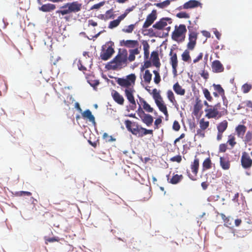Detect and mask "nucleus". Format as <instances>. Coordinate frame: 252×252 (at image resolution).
I'll return each mask as SVG.
<instances>
[{
  "mask_svg": "<svg viewBox=\"0 0 252 252\" xmlns=\"http://www.w3.org/2000/svg\"><path fill=\"white\" fill-rule=\"evenodd\" d=\"M127 52L124 49L119 51L116 56L106 65L108 70H120L127 66Z\"/></svg>",
  "mask_w": 252,
  "mask_h": 252,
  "instance_id": "nucleus-1",
  "label": "nucleus"
},
{
  "mask_svg": "<svg viewBox=\"0 0 252 252\" xmlns=\"http://www.w3.org/2000/svg\"><path fill=\"white\" fill-rule=\"evenodd\" d=\"M82 4L78 1H72L64 3L60 7V9L56 11V14L62 16H65L64 19L66 21L70 19V15L71 13H76L81 11Z\"/></svg>",
  "mask_w": 252,
  "mask_h": 252,
  "instance_id": "nucleus-2",
  "label": "nucleus"
},
{
  "mask_svg": "<svg viewBox=\"0 0 252 252\" xmlns=\"http://www.w3.org/2000/svg\"><path fill=\"white\" fill-rule=\"evenodd\" d=\"M136 80V76L134 74H130L124 78H117L116 79V82L120 86L123 88H125V94L126 95V90H133V94L135 92L133 86L135 84Z\"/></svg>",
  "mask_w": 252,
  "mask_h": 252,
  "instance_id": "nucleus-3",
  "label": "nucleus"
},
{
  "mask_svg": "<svg viewBox=\"0 0 252 252\" xmlns=\"http://www.w3.org/2000/svg\"><path fill=\"white\" fill-rule=\"evenodd\" d=\"M187 31L185 25L181 24L179 26L176 25L175 30L172 33V39L178 42H182L185 40Z\"/></svg>",
  "mask_w": 252,
  "mask_h": 252,
  "instance_id": "nucleus-4",
  "label": "nucleus"
},
{
  "mask_svg": "<svg viewBox=\"0 0 252 252\" xmlns=\"http://www.w3.org/2000/svg\"><path fill=\"white\" fill-rule=\"evenodd\" d=\"M114 44L112 41L107 42L102 47L100 57L101 60L106 61L109 59L114 53Z\"/></svg>",
  "mask_w": 252,
  "mask_h": 252,
  "instance_id": "nucleus-5",
  "label": "nucleus"
},
{
  "mask_svg": "<svg viewBox=\"0 0 252 252\" xmlns=\"http://www.w3.org/2000/svg\"><path fill=\"white\" fill-rule=\"evenodd\" d=\"M199 167V160L198 158H195L193 161L191 163L190 169L192 173L188 170H187V175L189 178L192 181H195L197 180V176L198 172Z\"/></svg>",
  "mask_w": 252,
  "mask_h": 252,
  "instance_id": "nucleus-6",
  "label": "nucleus"
},
{
  "mask_svg": "<svg viewBox=\"0 0 252 252\" xmlns=\"http://www.w3.org/2000/svg\"><path fill=\"white\" fill-rule=\"evenodd\" d=\"M125 124L128 131L134 135H139L141 126L137 123L127 120L125 121Z\"/></svg>",
  "mask_w": 252,
  "mask_h": 252,
  "instance_id": "nucleus-7",
  "label": "nucleus"
},
{
  "mask_svg": "<svg viewBox=\"0 0 252 252\" xmlns=\"http://www.w3.org/2000/svg\"><path fill=\"white\" fill-rule=\"evenodd\" d=\"M137 112L138 114L141 119L142 122L147 126H150L152 124L153 122V117L149 114L145 113L144 111L142 109L140 105H139Z\"/></svg>",
  "mask_w": 252,
  "mask_h": 252,
  "instance_id": "nucleus-8",
  "label": "nucleus"
},
{
  "mask_svg": "<svg viewBox=\"0 0 252 252\" xmlns=\"http://www.w3.org/2000/svg\"><path fill=\"white\" fill-rule=\"evenodd\" d=\"M172 23V20L171 18L168 17L162 18L153 25V28L158 30H161L167 26L168 23L171 24Z\"/></svg>",
  "mask_w": 252,
  "mask_h": 252,
  "instance_id": "nucleus-9",
  "label": "nucleus"
},
{
  "mask_svg": "<svg viewBox=\"0 0 252 252\" xmlns=\"http://www.w3.org/2000/svg\"><path fill=\"white\" fill-rule=\"evenodd\" d=\"M241 162L242 166L244 169H249L252 166V159L251 158L249 154L246 152L242 153Z\"/></svg>",
  "mask_w": 252,
  "mask_h": 252,
  "instance_id": "nucleus-10",
  "label": "nucleus"
},
{
  "mask_svg": "<svg viewBox=\"0 0 252 252\" xmlns=\"http://www.w3.org/2000/svg\"><path fill=\"white\" fill-rule=\"evenodd\" d=\"M205 112L206 113L205 116L208 119H219L221 118L215 105H212L210 107H209V108H206Z\"/></svg>",
  "mask_w": 252,
  "mask_h": 252,
  "instance_id": "nucleus-11",
  "label": "nucleus"
},
{
  "mask_svg": "<svg viewBox=\"0 0 252 252\" xmlns=\"http://www.w3.org/2000/svg\"><path fill=\"white\" fill-rule=\"evenodd\" d=\"M157 19V11L153 10L152 12L149 14L146 18L143 25V29H147Z\"/></svg>",
  "mask_w": 252,
  "mask_h": 252,
  "instance_id": "nucleus-12",
  "label": "nucleus"
},
{
  "mask_svg": "<svg viewBox=\"0 0 252 252\" xmlns=\"http://www.w3.org/2000/svg\"><path fill=\"white\" fill-rule=\"evenodd\" d=\"M220 165L223 170H228L231 167V162L229 158L227 156L220 157Z\"/></svg>",
  "mask_w": 252,
  "mask_h": 252,
  "instance_id": "nucleus-13",
  "label": "nucleus"
},
{
  "mask_svg": "<svg viewBox=\"0 0 252 252\" xmlns=\"http://www.w3.org/2000/svg\"><path fill=\"white\" fill-rule=\"evenodd\" d=\"M126 96L130 104V109L132 110H135L136 107V103L133 94V90H126Z\"/></svg>",
  "mask_w": 252,
  "mask_h": 252,
  "instance_id": "nucleus-14",
  "label": "nucleus"
},
{
  "mask_svg": "<svg viewBox=\"0 0 252 252\" xmlns=\"http://www.w3.org/2000/svg\"><path fill=\"white\" fill-rule=\"evenodd\" d=\"M121 45L128 48H139L138 41L136 40H123L121 41Z\"/></svg>",
  "mask_w": 252,
  "mask_h": 252,
  "instance_id": "nucleus-15",
  "label": "nucleus"
},
{
  "mask_svg": "<svg viewBox=\"0 0 252 252\" xmlns=\"http://www.w3.org/2000/svg\"><path fill=\"white\" fill-rule=\"evenodd\" d=\"M171 58L170 59V63L172 65L173 72L175 75L177 74V67L178 66V60L176 53L173 54L172 51L170 52Z\"/></svg>",
  "mask_w": 252,
  "mask_h": 252,
  "instance_id": "nucleus-16",
  "label": "nucleus"
},
{
  "mask_svg": "<svg viewBox=\"0 0 252 252\" xmlns=\"http://www.w3.org/2000/svg\"><path fill=\"white\" fill-rule=\"evenodd\" d=\"M111 95L114 100L118 104L123 105L124 104L125 99L124 97L116 90H113L111 92Z\"/></svg>",
  "mask_w": 252,
  "mask_h": 252,
  "instance_id": "nucleus-17",
  "label": "nucleus"
},
{
  "mask_svg": "<svg viewBox=\"0 0 252 252\" xmlns=\"http://www.w3.org/2000/svg\"><path fill=\"white\" fill-rule=\"evenodd\" d=\"M212 68L214 72L220 73L224 70V67L219 60H215L212 62Z\"/></svg>",
  "mask_w": 252,
  "mask_h": 252,
  "instance_id": "nucleus-18",
  "label": "nucleus"
},
{
  "mask_svg": "<svg viewBox=\"0 0 252 252\" xmlns=\"http://www.w3.org/2000/svg\"><path fill=\"white\" fill-rule=\"evenodd\" d=\"M141 46H140L139 48L135 49H130L129 50V56L127 57V61L130 62L134 61L135 59V55H138L140 52Z\"/></svg>",
  "mask_w": 252,
  "mask_h": 252,
  "instance_id": "nucleus-19",
  "label": "nucleus"
},
{
  "mask_svg": "<svg viewBox=\"0 0 252 252\" xmlns=\"http://www.w3.org/2000/svg\"><path fill=\"white\" fill-rule=\"evenodd\" d=\"M151 59L153 65L159 68L161 64L158 53L156 51L152 52L151 53Z\"/></svg>",
  "mask_w": 252,
  "mask_h": 252,
  "instance_id": "nucleus-20",
  "label": "nucleus"
},
{
  "mask_svg": "<svg viewBox=\"0 0 252 252\" xmlns=\"http://www.w3.org/2000/svg\"><path fill=\"white\" fill-rule=\"evenodd\" d=\"M214 105L216 108L217 109V111L219 112L220 116V117L225 116L228 114L227 107L224 106L222 107L221 103L220 102L217 103Z\"/></svg>",
  "mask_w": 252,
  "mask_h": 252,
  "instance_id": "nucleus-21",
  "label": "nucleus"
},
{
  "mask_svg": "<svg viewBox=\"0 0 252 252\" xmlns=\"http://www.w3.org/2000/svg\"><path fill=\"white\" fill-rule=\"evenodd\" d=\"M56 8V6L55 4L47 3L43 4L39 8V9L44 12H48L54 10Z\"/></svg>",
  "mask_w": 252,
  "mask_h": 252,
  "instance_id": "nucleus-22",
  "label": "nucleus"
},
{
  "mask_svg": "<svg viewBox=\"0 0 252 252\" xmlns=\"http://www.w3.org/2000/svg\"><path fill=\"white\" fill-rule=\"evenodd\" d=\"M82 116L83 118H86L93 124H95V118L94 115H92L91 111L89 109L84 111L82 114Z\"/></svg>",
  "mask_w": 252,
  "mask_h": 252,
  "instance_id": "nucleus-23",
  "label": "nucleus"
},
{
  "mask_svg": "<svg viewBox=\"0 0 252 252\" xmlns=\"http://www.w3.org/2000/svg\"><path fill=\"white\" fill-rule=\"evenodd\" d=\"M159 110L162 112L166 117L168 114L166 105L164 103L163 100H160L155 102Z\"/></svg>",
  "mask_w": 252,
  "mask_h": 252,
  "instance_id": "nucleus-24",
  "label": "nucleus"
},
{
  "mask_svg": "<svg viewBox=\"0 0 252 252\" xmlns=\"http://www.w3.org/2000/svg\"><path fill=\"white\" fill-rule=\"evenodd\" d=\"M200 4V2L196 0H190L189 1L186 2L183 5V8L184 9L192 8L197 7Z\"/></svg>",
  "mask_w": 252,
  "mask_h": 252,
  "instance_id": "nucleus-25",
  "label": "nucleus"
},
{
  "mask_svg": "<svg viewBox=\"0 0 252 252\" xmlns=\"http://www.w3.org/2000/svg\"><path fill=\"white\" fill-rule=\"evenodd\" d=\"M173 89L174 92L178 95H184L185 94L186 91L183 89L178 82H176L173 86Z\"/></svg>",
  "mask_w": 252,
  "mask_h": 252,
  "instance_id": "nucleus-26",
  "label": "nucleus"
},
{
  "mask_svg": "<svg viewBox=\"0 0 252 252\" xmlns=\"http://www.w3.org/2000/svg\"><path fill=\"white\" fill-rule=\"evenodd\" d=\"M247 127L245 126L239 125L236 127V132L238 137L243 138L246 131Z\"/></svg>",
  "mask_w": 252,
  "mask_h": 252,
  "instance_id": "nucleus-27",
  "label": "nucleus"
},
{
  "mask_svg": "<svg viewBox=\"0 0 252 252\" xmlns=\"http://www.w3.org/2000/svg\"><path fill=\"white\" fill-rule=\"evenodd\" d=\"M139 101L146 112L151 113L153 111V108L143 98L139 97Z\"/></svg>",
  "mask_w": 252,
  "mask_h": 252,
  "instance_id": "nucleus-28",
  "label": "nucleus"
},
{
  "mask_svg": "<svg viewBox=\"0 0 252 252\" xmlns=\"http://www.w3.org/2000/svg\"><path fill=\"white\" fill-rule=\"evenodd\" d=\"M212 162L210 157L206 158L202 163V170L205 171L212 168Z\"/></svg>",
  "mask_w": 252,
  "mask_h": 252,
  "instance_id": "nucleus-29",
  "label": "nucleus"
},
{
  "mask_svg": "<svg viewBox=\"0 0 252 252\" xmlns=\"http://www.w3.org/2000/svg\"><path fill=\"white\" fill-rule=\"evenodd\" d=\"M183 179V176L182 175L174 174L172 177L170 179L169 182L172 184H177L181 181Z\"/></svg>",
  "mask_w": 252,
  "mask_h": 252,
  "instance_id": "nucleus-30",
  "label": "nucleus"
},
{
  "mask_svg": "<svg viewBox=\"0 0 252 252\" xmlns=\"http://www.w3.org/2000/svg\"><path fill=\"white\" fill-rule=\"evenodd\" d=\"M142 45L144 50V57L145 59H148L149 57L150 45L147 41H143Z\"/></svg>",
  "mask_w": 252,
  "mask_h": 252,
  "instance_id": "nucleus-31",
  "label": "nucleus"
},
{
  "mask_svg": "<svg viewBox=\"0 0 252 252\" xmlns=\"http://www.w3.org/2000/svg\"><path fill=\"white\" fill-rule=\"evenodd\" d=\"M228 126V122L226 120H224L219 123L217 126L218 131L220 132H223Z\"/></svg>",
  "mask_w": 252,
  "mask_h": 252,
  "instance_id": "nucleus-32",
  "label": "nucleus"
},
{
  "mask_svg": "<svg viewBox=\"0 0 252 252\" xmlns=\"http://www.w3.org/2000/svg\"><path fill=\"white\" fill-rule=\"evenodd\" d=\"M152 77V74L149 70H146L143 75V78L145 82L150 84Z\"/></svg>",
  "mask_w": 252,
  "mask_h": 252,
  "instance_id": "nucleus-33",
  "label": "nucleus"
},
{
  "mask_svg": "<svg viewBox=\"0 0 252 252\" xmlns=\"http://www.w3.org/2000/svg\"><path fill=\"white\" fill-rule=\"evenodd\" d=\"M199 102L200 101H197L193 107V113L195 116H197L198 115L199 111L202 108V105Z\"/></svg>",
  "mask_w": 252,
  "mask_h": 252,
  "instance_id": "nucleus-34",
  "label": "nucleus"
},
{
  "mask_svg": "<svg viewBox=\"0 0 252 252\" xmlns=\"http://www.w3.org/2000/svg\"><path fill=\"white\" fill-rule=\"evenodd\" d=\"M170 2L171 0H166L161 2L155 3H154V5L157 7L163 9L169 5Z\"/></svg>",
  "mask_w": 252,
  "mask_h": 252,
  "instance_id": "nucleus-35",
  "label": "nucleus"
},
{
  "mask_svg": "<svg viewBox=\"0 0 252 252\" xmlns=\"http://www.w3.org/2000/svg\"><path fill=\"white\" fill-rule=\"evenodd\" d=\"M222 219L223 220L224 222V224L226 226H230L232 224V221H233V219L230 217H227L225 215L221 214L220 215Z\"/></svg>",
  "mask_w": 252,
  "mask_h": 252,
  "instance_id": "nucleus-36",
  "label": "nucleus"
},
{
  "mask_svg": "<svg viewBox=\"0 0 252 252\" xmlns=\"http://www.w3.org/2000/svg\"><path fill=\"white\" fill-rule=\"evenodd\" d=\"M140 128V133L139 134V137H143L144 135L147 134H153V130L152 129H147L141 126Z\"/></svg>",
  "mask_w": 252,
  "mask_h": 252,
  "instance_id": "nucleus-37",
  "label": "nucleus"
},
{
  "mask_svg": "<svg viewBox=\"0 0 252 252\" xmlns=\"http://www.w3.org/2000/svg\"><path fill=\"white\" fill-rule=\"evenodd\" d=\"M152 94L153 97L155 100V102L162 99L159 92L157 90V89H153Z\"/></svg>",
  "mask_w": 252,
  "mask_h": 252,
  "instance_id": "nucleus-38",
  "label": "nucleus"
},
{
  "mask_svg": "<svg viewBox=\"0 0 252 252\" xmlns=\"http://www.w3.org/2000/svg\"><path fill=\"white\" fill-rule=\"evenodd\" d=\"M167 96L169 100L173 104L177 103L175 97L173 92L171 90H168L167 92Z\"/></svg>",
  "mask_w": 252,
  "mask_h": 252,
  "instance_id": "nucleus-39",
  "label": "nucleus"
},
{
  "mask_svg": "<svg viewBox=\"0 0 252 252\" xmlns=\"http://www.w3.org/2000/svg\"><path fill=\"white\" fill-rule=\"evenodd\" d=\"M209 126V122L208 121H205L204 118L201 119L199 122V126L201 129L205 130Z\"/></svg>",
  "mask_w": 252,
  "mask_h": 252,
  "instance_id": "nucleus-40",
  "label": "nucleus"
},
{
  "mask_svg": "<svg viewBox=\"0 0 252 252\" xmlns=\"http://www.w3.org/2000/svg\"><path fill=\"white\" fill-rule=\"evenodd\" d=\"M197 38V33L193 32L190 31L189 34V41L196 42Z\"/></svg>",
  "mask_w": 252,
  "mask_h": 252,
  "instance_id": "nucleus-41",
  "label": "nucleus"
},
{
  "mask_svg": "<svg viewBox=\"0 0 252 252\" xmlns=\"http://www.w3.org/2000/svg\"><path fill=\"white\" fill-rule=\"evenodd\" d=\"M202 91L205 97L206 98V99L209 101L211 102L213 100V97L211 96L210 93L209 92L208 90L206 88H203Z\"/></svg>",
  "mask_w": 252,
  "mask_h": 252,
  "instance_id": "nucleus-42",
  "label": "nucleus"
},
{
  "mask_svg": "<svg viewBox=\"0 0 252 252\" xmlns=\"http://www.w3.org/2000/svg\"><path fill=\"white\" fill-rule=\"evenodd\" d=\"M213 86L215 90L218 92V93L220 95H223L224 94V90L221 87V86L218 84H213Z\"/></svg>",
  "mask_w": 252,
  "mask_h": 252,
  "instance_id": "nucleus-43",
  "label": "nucleus"
},
{
  "mask_svg": "<svg viewBox=\"0 0 252 252\" xmlns=\"http://www.w3.org/2000/svg\"><path fill=\"white\" fill-rule=\"evenodd\" d=\"M153 73L155 75V77L154 78V82L156 84H158L161 81L160 76L159 75V73L158 70H154Z\"/></svg>",
  "mask_w": 252,
  "mask_h": 252,
  "instance_id": "nucleus-44",
  "label": "nucleus"
},
{
  "mask_svg": "<svg viewBox=\"0 0 252 252\" xmlns=\"http://www.w3.org/2000/svg\"><path fill=\"white\" fill-rule=\"evenodd\" d=\"M182 60L185 62H188L190 60L189 52L188 50H186L182 55Z\"/></svg>",
  "mask_w": 252,
  "mask_h": 252,
  "instance_id": "nucleus-45",
  "label": "nucleus"
},
{
  "mask_svg": "<svg viewBox=\"0 0 252 252\" xmlns=\"http://www.w3.org/2000/svg\"><path fill=\"white\" fill-rule=\"evenodd\" d=\"M227 143H228L232 148L236 145V142H235V137L234 135L231 134L228 136Z\"/></svg>",
  "mask_w": 252,
  "mask_h": 252,
  "instance_id": "nucleus-46",
  "label": "nucleus"
},
{
  "mask_svg": "<svg viewBox=\"0 0 252 252\" xmlns=\"http://www.w3.org/2000/svg\"><path fill=\"white\" fill-rule=\"evenodd\" d=\"M77 66L78 67V69L80 70H82V71H83L87 70V68L85 66V63L83 62V60H79L78 61V62H77Z\"/></svg>",
  "mask_w": 252,
  "mask_h": 252,
  "instance_id": "nucleus-47",
  "label": "nucleus"
},
{
  "mask_svg": "<svg viewBox=\"0 0 252 252\" xmlns=\"http://www.w3.org/2000/svg\"><path fill=\"white\" fill-rule=\"evenodd\" d=\"M252 86L251 84L246 83L242 87V91L245 93H248L252 89Z\"/></svg>",
  "mask_w": 252,
  "mask_h": 252,
  "instance_id": "nucleus-48",
  "label": "nucleus"
},
{
  "mask_svg": "<svg viewBox=\"0 0 252 252\" xmlns=\"http://www.w3.org/2000/svg\"><path fill=\"white\" fill-rule=\"evenodd\" d=\"M105 18L108 20L110 19H112L115 17V15L113 13V9H110L107 11H106L105 13Z\"/></svg>",
  "mask_w": 252,
  "mask_h": 252,
  "instance_id": "nucleus-49",
  "label": "nucleus"
},
{
  "mask_svg": "<svg viewBox=\"0 0 252 252\" xmlns=\"http://www.w3.org/2000/svg\"><path fill=\"white\" fill-rule=\"evenodd\" d=\"M120 23L117 19L112 21L109 24L108 28L110 29H113L118 27Z\"/></svg>",
  "mask_w": 252,
  "mask_h": 252,
  "instance_id": "nucleus-50",
  "label": "nucleus"
},
{
  "mask_svg": "<svg viewBox=\"0 0 252 252\" xmlns=\"http://www.w3.org/2000/svg\"><path fill=\"white\" fill-rule=\"evenodd\" d=\"M102 138L106 142H110L115 141V138H114L112 136H109L107 133H103Z\"/></svg>",
  "mask_w": 252,
  "mask_h": 252,
  "instance_id": "nucleus-51",
  "label": "nucleus"
},
{
  "mask_svg": "<svg viewBox=\"0 0 252 252\" xmlns=\"http://www.w3.org/2000/svg\"><path fill=\"white\" fill-rule=\"evenodd\" d=\"M134 28H135V25L131 24V25L128 26L126 28L123 29L122 31H123V32H126V33H131L133 31Z\"/></svg>",
  "mask_w": 252,
  "mask_h": 252,
  "instance_id": "nucleus-52",
  "label": "nucleus"
},
{
  "mask_svg": "<svg viewBox=\"0 0 252 252\" xmlns=\"http://www.w3.org/2000/svg\"><path fill=\"white\" fill-rule=\"evenodd\" d=\"M7 90V87L5 83L2 80H0V95H1V93L5 92Z\"/></svg>",
  "mask_w": 252,
  "mask_h": 252,
  "instance_id": "nucleus-53",
  "label": "nucleus"
},
{
  "mask_svg": "<svg viewBox=\"0 0 252 252\" xmlns=\"http://www.w3.org/2000/svg\"><path fill=\"white\" fill-rule=\"evenodd\" d=\"M252 139V132L248 131L245 135V143H249L251 141Z\"/></svg>",
  "mask_w": 252,
  "mask_h": 252,
  "instance_id": "nucleus-54",
  "label": "nucleus"
},
{
  "mask_svg": "<svg viewBox=\"0 0 252 252\" xmlns=\"http://www.w3.org/2000/svg\"><path fill=\"white\" fill-rule=\"evenodd\" d=\"M45 243L46 244H47L48 242L49 243H53V242H59L60 240L59 238L57 237H54L52 238H49V237L45 238Z\"/></svg>",
  "mask_w": 252,
  "mask_h": 252,
  "instance_id": "nucleus-55",
  "label": "nucleus"
},
{
  "mask_svg": "<svg viewBox=\"0 0 252 252\" xmlns=\"http://www.w3.org/2000/svg\"><path fill=\"white\" fill-rule=\"evenodd\" d=\"M177 17L179 18H189V15L185 12H181L177 14Z\"/></svg>",
  "mask_w": 252,
  "mask_h": 252,
  "instance_id": "nucleus-56",
  "label": "nucleus"
},
{
  "mask_svg": "<svg viewBox=\"0 0 252 252\" xmlns=\"http://www.w3.org/2000/svg\"><path fill=\"white\" fill-rule=\"evenodd\" d=\"M180 125L179 122L177 121H174L172 126L173 129L174 130L178 131L180 130Z\"/></svg>",
  "mask_w": 252,
  "mask_h": 252,
  "instance_id": "nucleus-57",
  "label": "nucleus"
},
{
  "mask_svg": "<svg viewBox=\"0 0 252 252\" xmlns=\"http://www.w3.org/2000/svg\"><path fill=\"white\" fill-rule=\"evenodd\" d=\"M171 161L180 163L182 160V157L180 155H177L171 158Z\"/></svg>",
  "mask_w": 252,
  "mask_h": 252,
  "instance_id": "nucleus-58",
  "label": "nucleus"
},
{
  "mask_svg": "<svg viewBox=\"0 0 252 252\" xmlns=\"http://www.w3.org/2000/svg\"><path fill=\"white\" fill-rule=\"evenodd\" d=\"M196 44V42L189 41L187 44L188 49L190 50H192L194 48Z\"/></svg>",
  "mask_w": 252,
  "mask_h": 252,
  "instance_id": "nucleus-59",
  "label": "nucleus"
},
{
  "mask_svg": "<svg viewBox=\"0 0 252 252\" xmlns=\"http://www.w3.org/2000/svg\"><path fill=\"white\" fill-rule=\"evenodd\" d=\"M17 195L19 196H31L32 195V193L29 191H20L17 193Z\"/></svg>",
  "mask_w": 252,
  "mask_h": 252,
  "instance_id": "nucleus-60",
  "label": "nucleus"
},
{
  "mask_svg": "<svg viewBox=\"0 0 252 252\" xmlns=\"http://www.w3.org/2000/svg\"><path fill=\"white\" fill-rule=\"evenodd\" d=\"M227 150V145L226 144H221L219 146V151L220 152L224 153Z\"/></svg>",
  "mask_w": 252,
  "mask_h": 252,
  "instance_id": "nucleus-61",
  "label": "nucleus"
},
{
  "mask_svg": "<svg viewBox=\"0 0 252 252\" xmlns=\"http://www.w3.org/2000/svg\"><path fill=\"white\" fill-rule=\"evenodd\" d=\"M105 3V1H101L98 3L94 4L92 7L91 9H99L101 6H103Z\"/></svg>",
  "mask_w": 252,
  "mask_h": 252,
  "instance_id": "nucleus-62",
  "label": "nucleus"
},
{
  "mask_svg": "<svg viewBox=\"0 0 252 252\" xmlns=\"http://www.w3.org/2000/svg\"><path fill=\"white\" fill-rule=\"evenodd\" d=\"M203 58V53H200L199 55L193 60V63H196L198 62L200 60H202Z\"/></svg>",
  "mask_w": 252,
  "mask_h": 252,
  "instance_id": "nucleus-63",
  "label": "nucleus"
},
{
  "mask_svg": "<svg viewBox=\"0 0 252 252\" xmlns=\"http://www.w3.org/2000/svg\"><path fill=\"white\" fill-rule=\"evenodd\" d=\"M243 103H244V105L248 107L252 108V101L251 100H247L243 102Z\"/></svg>",
  "mask_w": 252,
  "mask_h": 252,
  "instance_id": "nucleus-64",
  "label": "nucleus"
}]
</instances>
